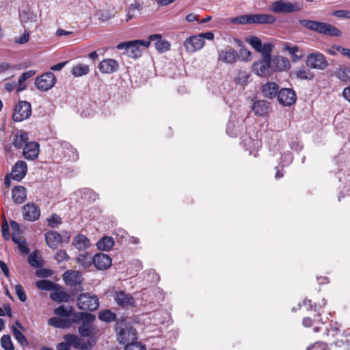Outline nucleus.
<instances>
[{"instance_id":"obj_62","label":"nucleus","mask_w":350,"mask_h":350,"mask_svg":"<svg viewBox=\"0 0 350 350\" xmlns=\"http://www.w3.org/2000/svg\"><path fill=\"white\" fill-rule=\"evenodd\" d=\"M336 50L338 52H340L343 55L349 57L350 59V49L344 48L340 46H336Z\"/></svg>"},{"instance_id":"obj_19","label":"nucleus","mask_w":350,"mask_h":350,"mask_svg":"<svg viewBox=\"0 0 350 350\" xmlns=\"http://www.w3.org/2000/svg\"><path fill=\"white\" fill-rule=\"evenodd\" d=\"M27 172V165L26 162L24 161H18L12 167L11 176L14 180L20 181L25 176Z\"/></svg>"},{"instance_id":"obj_31","label":"nucleus","mask_w":350,"mask_h":350,"mask_svg":"<svg viewBox=\"0 0 350 350\" xmlns=\"http://www.w3.org/2000/svg\"><path fill=\"white\" fill-rule=\"evenodd\" d=\"M29 139L28 133L23 131L18 132L14 136L12 141V145L16 148H23Z\"/></svg>"},{"instance_id":"obj_33","label":"nucleus","mask_w":350,"mask_h":350,"mask_svg":"<svg viewBox=\"0 0 350 350\" xmlns=\"http://www.w3.org/2000/svg\"><path fill=\"white\" fill-rule=\"evenodd\" d=\"M252 109L256 115L262 116L268 111V104L265 100H258L254 103Z\"/></svg>"},{"instance_id":"obj_12","label":"nucleus","mask_w":350,"mask_h":350,"mask_svg":"<svg viewBox=\"0 0 350 350\" xmlns=\"http://www.w3.org/2000/svg\"><path fill=\"white\" fill-rule=\"evenodd\" d=\"M204 44V40L200 36H192L187 38L184 42V46L187 52L193 53L201 49Z\"/></svg>"},{"instance_id":"obj_59","label":"nucleus","mask_w":350,"mask_h":350,"mask_svg":"<svg viewBox=\"0 0 350 350\" xmlns=\"http://www.w3.org/2000/svg\"><path fill=\"white\" fill-rule=\"evenodd\" d=\"M333 15L338 18H350V12L347 10H336Z\"/></svg>"},{"instance_id":"obj_46","label":"nucleus","mask_w":350,"mask_h":350,"mask_svg":"<svg viewBox=\"0 0 350 350\" xmlns=\"http://www.w3.org/2000/svg\"><path fill=\"white\" fill-rule=\"evenodd\" d=\"M226 132L230 137H236L240 132V126L235 125L232 120L227 124Z\"/></svg>"},{"instance_id":"obj_5","label":"nucleus","mask_w":350,"mask_h":350,"mask_svg":"<svg viewBox=\"0 0 350 350\" xmlns=\"http://www.w3.org/2000/svg\"><path fill=\"white\" fill-rule=\"evenodd\" d=\"M118 340L120 343L126 345V343L137 340V332L135 329L127 323L117 324Z\"/></svg>"},{"instance_id":"obj_39","label":"nucleus","mask_w":350,"mask_h":350,"mask_svg":"<svg viewBox=\"0 0 350 350\" xmlns=\"http://www.w3.org/2000/svg\"><path fill=\"white\" fill-rule=\"evenodd\" d=\"M98 317L102 321L109 323L116 320V315L109 310H104L99 312Z\"/></svg>"},{"instance_id":"obj_51","label":"nucleus","mask_w":350,"mask_h":350,"mask_svg":"<svg viewBox=\"0 0 350 350\" xmlns=\"http://www.w3.org/2000/svg\"><path fill=\"white\" fill-rule=\"evenodd\" d=\"M124 345V350H145V347L135 340L131 341Z\"/></svg>"},{"instance_id":"obj_64","label":"nucleus","mask_w":350,"mask_h":350,"mask_svg":"<svg viewBox=\"0 0 350 350\" xmlns=\"http://www.w3.org/2000/svg\"><path fill=\"white\" fill-rule=\"evenodd\" d=\"M326 345L325 344H317V345H311L308 346L306 350H312V349H315V350H326Z\"/></svg>"},{"instance_id":"obj_53","label":"nucleus","mask_w":350,"mask_h":350,"mask_svg":"<svg viewBox=\"0 0 350 350\" xmlns=\"http://www.w3.org/2000/svg\"><path fill=\"white\" fill-rule=\"evenodd\" d=\"M297 77L300 79H312L313 75L309 70L302 69L296 72Z\"/></svg>"},{"instance_id":"obj_21","label":"nucleus","mask_w":350,"mask_h":350,"mask_svg":"<svg viewBox=\"0 0 350 350\" xmlns=\"http://www.w3.org/2000/svg\"><path fill=\"white\" fill-rule=\"evenodd\" d=\"M115 301L116 304L122 307L133 306L135 305L134 298L129 294L123 291H118L116 293Z\"/></svg>"},{"instance_id":"obj_55","label":"nucleus","mask_w":350,"mask_h":350,"mask_svg":"<svg viewBox=\"0 0 350 350\" xmlns=\"http://www.w3.org/2000/svg\"><path fill=\"white\" fill-rule=\"evenodd\" d=\"M94 345V340H88V342H85L80 338V342H79V347H76L75 349L81 350H90Z\"/></svg>"},{"instance_id":"obj_29","label":"nucleus","mask_w":350,"mask_h":350,"mask_svg":"<svg viewBox=\"0 0 350 350\" xmlns=\"http://www.w3.org/2000/svg\"><path fill=\"white\" fill-rule=\"evenodd\" d=\"M50 297L58 302H68L70 299V295L67 294L65 291H62L58 284L56 285V287L53 288L52 292L50 294Z\"/></svg>"},{"instance_id":"obj_60","label":"nucleus","mask_w":350,"mask_h":350,"mask_svg":"<svg viewBox=\"0 0 350 350\" xmlns=\"http://www.w3.org/2000/svg\"><path fill=\"white\" fill-rule=\"evenodd\" d=\"M282 163L283 166L289 165L293 161V156L291 153H286L282 156Z\"/></svg>"},{"instance_id":"obj_38","label":"nucleus","mask_w":350,"mask_h":350,"mask_svg":"<svg viewBox=\"0 0 350 350\" xmlns=\"http://www.w3.org/2000/svg\"><path fill=\"white\" fill-rule=\"evenodd\" d=\"M335 75L342 81L350 82V68L340 66L336 71Z\"/></svg>"},{"instance_id":"obj_42","label":"nucleus","mask_w":350,"mask_h":350,"mask_svg":"<svg viewBox=\"0 0 350 350\" xmlns=\"http://www.w3.org/2000/svg\"><path fill=\"white\" fill-rule=\"evenodd\" d=\"M56 284L47 280H41L36 283L38 288L45 291H53L56 287Z\"/></svg>"},{"instance_id":"obj_32","label":"nucleus","mask_w":350,"mask_h":350,"mask_svg":"<svg viewBox=\"0 0 350 350\" xmlns=\"http://www.w3.org/2000/svg\"><path fill=\"white\" fill-rule=\"evenodd\" d=\"M114 245V240L111 237L105 236L96 243L98 250L109 251Z\"/></svg>"},{"instance_id":"obj_23","label":"nucleus","mask_w":350,"mask_h":350,"mask_svg":"<svg viewBox=\"0 0 350 350\" xmlns=\"http://www.w3.org/2000/svg\"><path fill=\"white\" fill-rule=\"evenodd\" d=\"M45 240L48 246L54 250L62 243V238L57 232L51 230L45 234Z\"/></svg>"},{"instance_id":"obj_17","label":"nucleus","mask_w":350,"mask_h":350,"mask_svg":"<svg viewBox=\"0 0 350 350\" xmlns=\"http://www.w3.org/2000/svg\"><path fill=\"white\" fill-rule=\"evenodd\" d=\"M39 152V144L36 142H30L23 147V154L26 159L34 160L38 158Z\"/></svg>"},{"instance_id":"obj_52","label":"nucleus","mask_w":350,"mask_h":350,"mask_svg":"<svg viewBox=\"0 0 350 350\" xmlns=\"http://www.w3.org/2000/svg\"><path fill=\"white\" fill-rule=\"evenodd\" d=\"M47 221L50 227L55 228L62 224V218L54 213L47 219Z\"/></svg>"},{"instance_id":"obj_24","label":"nucleus","mask_w":350,"mask_h":350,"mask_svg":"<svg viewBox=\"0 0 350 350\" xmlns=\"http://www.w3.org/2000/svg\"><path fill=\"white\" fill-rule=\"evenodd\" d=\"M283 49L291 56L293 62H297L304 57V53L297 46L293 45L289 42H285Z\"/></svg>"},{"instance_id":"obj_30","label":"nucleus","mask_w":350,"mask_h":350,"mask_svg":"<svg viewBox=\"0 0 350 350\" xmlns=\"http://www.w3.org/2000/svg\"><path fill=\"white\" fill-rule=\"evenodd\" d=\"M27 198L26 189L23 186L14 187L12 189V199L17 204H22Z\"/></svg>"},{"instance_id":"obj_56","label":"nucleus","mask_w":350,"mask_h":350,"mask_svg":"<svg viewBox=\"0 0 350 350\" xmlns=\"http://www.w3.org/2000/svg\"><path fill=\"white\" fill-rule=\"evenodd\" d=\"M15 291H16V293L17 297L19 299V300L22 302L25 301L27 299V296L23 290V286L20 284L16 285Z\"/></svg>"},{"instance_id":"obj_2","label":"nucleus","mask_w":350,"mask_h":350,"mask_svg":"<svg viewBox=\"0 0 350 350\" xmlns=\"http://www.w3.org/2000/svg\"><path fill=\"white\" fill-rule=\"evenodd\" d=\"M299 23L303 27L321 34L336 37L340 36L342 35L340 30L334 26L325 23L302 19L299 20Z\"/></svg>"},{"instance_id":"obj_6","label":"nucleus","mask_w":350,"mask_h":350,"mask_svg":"<svg viewBox=\"0 0 350 350\" xmlns=\"http://www.w3.org/2000/svg\"><path fill=\"white\" fill-rule=\"evenodd\" d=\"M306 64L310 68L321 70H325L328 66V62L325 55L320 52H314L308 55Z\"/></svg>"},{"instance_id":"obj_26","label":"nucleus","mask_w":350,"mask_h":350,"mask_svg":"<svg viewBox=\"0 0 350 350\" xmlns=\"http://www.w3.org/2000/svg\"><path fill=\"white\" fill-rule=\"evenodd\" d=\"M279 86L275 82H267L265 85L262 86V95L267 98H273L276 96H278V94L279 92Z\"/></svg>"},{"instance_id":"obj_10","label":"nucleus","mask_w":350,"mask_h":350,"mask_svg":"<svg viewBox=\"0 0 350 350\" xmlns=\"http://www.w3.org/2000/svg\"><path fill=\"white\" fill-rule=\"evenodd\" d=\"M269 10L275 13H291L299 10V8L286 0H278L271 3Z\"/></svg>"},{"instance_id":"obj_63","label":"nucleus","mask_w":350,"mask_h":350,"mask_svg":"<svg viewBox=\"0 0 350 350\" xmlns=\"http://www.w3.org/2000/svg\"><path fill=\"white\" fill-rule=\"evenodd\" d=\"M29 39V35L28 33H25L22 36L19 37L16 40V42L18 44H24L28 42Z\"/></svg>"},{"instance_id":"obj_35","label":"nucleus","mask_w":350,"mask_h":350,"mask_svg":"<svg viewBox=\"0 0 350 350\" xmlns=\"http://www.w3.org/2000/svg\"><path fill=\"white\" fill-rule=\"evenodd\" d=\"M73 245L79 250H84L90 246V240L85 235L78 234L74 239Z\"/></svg>"},{"instance_id":"obj_18","label":"nucleus","mask_w":350,"mask_h":350,"mask_svg":"<svg viewBox=\"0 0 350 350\" xmlns=\"http://www.w3.org/2000/svg\"><path fill=\"white\" fill-rule=\"evenodd\" d=\"M23 215L26 220L36 221L40 215V209L36 204L28 203L23 206Z\"/></svg>"},{"instance_id":"obj_7","label":"nucleus","mask_w":350,"mask_h":350,"mask_svg":"<svg viewBox=\"0 0 350 350\" xmlns=\"http://www.w3.org/2000/svg\"><path fill=\"white\" fill-rule=\"evenodd\" d=\"M55 82V75L51 72H46L36 77L35 85L39 90L46 92L54 86Z\"/></svg>"},{"instance_id":"obj_13","label":"nucleus","mask_w":350,"mask_h":350,"mask_svg":"<svg viewBox=\"0 0 350 350\" xmlns=\"http://www.w3.org/2000/svg\"><path fill=\"white\" fill-rule=\"evenodd\" d=\"M278 100L284 106H291L296 100V94L291 89L283 88L278 94Z\"/></svg>"},{"instance_id":"obj_27","label":"nucleus","mask_w":350,"mask_h":350,"mask_svg":"<svg viewBox=\"0 0 350 350\" xmlns=\"http://www.w3.org/2000/svg\"><path fill=\"white\" fill-rule=\"evenodd\" d=\"M72 322L70 319L57 317H51L48 320L49 325L60 329L69 327Z\"/></svg>"},{"instance_id":"obj_8","label":"nucleus","mask_w":350,"mask_h":350,"mask_svg":"<svg viewBox=\"0 0 350 350\" xmlns=\"http://www.w3.org/2000/svg\"><path fill=\"white\" fill-rule=\"evenodd\" d=\"M64 280L66 284L72 288V294L75 293V291H83V288L81 286L83 278L80 272L77 271H68L64 274Z\"/></svg>"},{"instance_id":"obj_22","label":"nucleus","mask_w":350,"mask_h":350,"mask_svg":"<svg viewBox=\"0 0 350 350\" xmlns=\"http://www.w3.org/2000/svg\"><path fill=\"white\" fill-rule=\"evenodd\" d=\"M251 24H273L276 18L271 14H250Z\"/></svg>"},{"instance_id":"obj_11","label":"nucleus","mask_w":350,"mask_h":350,"mask_svg":"<svg viewBox=\"0 0 350 350\" xmlns=\"http://www.w3.org/2000/svg\"><path fill=\"white\" fill-rule=\"evenodd\" d=\"M237 51L230 46H226L218 52L217 60L219 62L232 64L237 62Z\"/></svg>"},{"instance_id":"obj_14","label":"nucleus","mask_w":350,"mask_h":350,"mask_svg":"<svg viewBox=\"0 0 350 350\" xmlns=\"http://www.w3.org/2000/svg\"><path fill=\"white\" fill-rule=\"evenodd\" d=\"M272 71H286L291 67L288 59L283 56L276 55L270 59Z\"/></svg>"},{"instance_id":"obj_45","label":"nucleus","mask_w":350,"mask_h":350,"mask_svg":"<svg viewBox=\"0 0 350 350\" xmlns=\"http://www.w3.org/2000/svg\"><path fill=\"white\" fill-rule=\"evenodd\" d=\"M64 339L68 342L70 347H72L75 349L79 347V342H80V337L77 335L72 334H67L64 336Z\"/></svg>"},{"instance_id":"obj_43","label":"nucleus","mask_w":350,"mask_h":350,"mask_svg":"<svg viewBox=\"0 0 350 350\" xmlns=\"http://www.w3.org/2000/svg\"><path fill=\"white\" fill-rule=\"evenodd\" d=\"M29 265L33 267H40L43 265L42 260L38 256V252H33L28 257Z\"/></svg>"},{"instance_id":"obj_49","label":"nucleus","mask_w":350,"mask_h":350,"mask_svg":"<svg viewBox=\"0 0 350 350\" xmlns=\"http://www.w3.org/2000/svg\"><path fill=\"white\" fill-rule=\"evenodd\" d=\"M340 327L337 322L330 324L329 327L327 328V334L332 335L333 337L338 336L340 334Z\"/></svg>"},{"instance_id":"obj_16","label":"nucleus","mask_w":350,"mask_h":350,"mask_svg":"<svg viewBox=\"0 0 350 350\" xmlns=\"http://www.w3.org/2000/svg\"><path fill=\"white\" fill-rule=\"evenodd\" d=\"M93 264L98 270H106L111 265V258L107 254L98 253L93 257Z\"/></svg>"},{"instance_id":"obj_1","label":"nucleus","mask_w":350,"mask_h":350,"mask_svg":"<svg viewBox=\"0 0 350 350\" xmlns=\"http://www.w3.org/2000/svg\"><path fill=\"white\" fill-rule=\"evenodd\" d=\"M96 319L91 313L78 312L73 314L72 321L75 323H81L78 327V332L82 337H89L95 334L94 328L91 323Z\"/></svg>"},{"instance_id":"obj_37","label":"nucleus","mask_w":350,"mask_h":350,"mask_svg":"<svg viewBox=\"0 0 350 350\" xmlns=\"http://www.w3.org/2000/svg\"><path fill=\"white\" fill-rule=\"evenodd\" d=\"M77 262L83 268H88L93 263V257L88 252H83L79 254L77 258Z\"/></svg>"},{"instance_id":"obj_9","label":"nucleus","mask_w":350,"mask_h":350,"mask_svg":"<svg viewBox=\"0 0 350 350\" xmlns=\"http://www.w3.org/2000/svg\"><path fill=\"white\" fill-rule=\"evenodd\" d=\"M31 114V104L27 101H19L15 107L13 120L15 122H21L27 119Z\"/></svg>"},{"instance_id":"obj_57","label":"nucleus","mask_w":350,"mask_h":350,"mask_svg":"<svg viewBox=\"0 0 350 350\" xmlns=\"http://www.w3.org/2000/svg\"><path fill=\"white\" fill-rule=\"evenodd\" d=\"M20 18L22 22L34 21H36V16L31 12H23L20 15Z\"/></svg>"},{"instance_id":"obj_25","label":"nucleus","mask_w":350,"mask_h":350,"mask_svg":"<svg viewBox=\"0 0 350 350\" xmlns=\"http://www.w3.org/2000/svg\"><path fill=\"white\" fill-rule=\"evenodd\" d=\"M147 40H150V43L152 41H155L154 47L160 52L167 51L170 49V44L167 41L163 40L160 34L150 35Z\"/></svg>"},{"instance_id":"obj_40","label":"nucleus","mask_w":350,"mask_h":350,"mask_svg":"<svg viewBox=\"0 0 350 350\" xmlns=\"http://www.w3.org/2000/svg\"><path fill=\"white\" fill-rule=\"evenodd\" d=\"M12 331L15 339L23 347L28 345V341L23 334L16 326L12 325Z\"/></svg>"},{"instance_id":"obj_48","label":"nucleus","mask_w":350,"mask_h":350,"mask_svg":"<svg viewBox=\"0 0 350 350\" xmlns=\"http://www.w3.org/2000/svg\"><path fill=\"white\" fill-rule=\"evenodd\" d=\"M250 19V14H245L232 18L230 22L234 24H251Z\"/></svg>"},{"instance_id":"obj_4","label":"nucleus","mask_w":350,"mask_h":350,"mask_svg":"<svg viewBox=\"0 0 350 350\" xmlns=\"http://www.w3.org/2000/svg\"><path fill=\"white\" fill-rule=\"evenodd\" d=\"M77 306L81 310L94 311L99 307V299L94 294L81 293L77 297Z\"/></svg>"},{"instance_id":"obj_54","label":"nucleus","mask_w":350,"mask_h":350,"mask_svg":"<svg viewBox=\"0 0 350 350\" xmlns=\"http://www.w3.org/2000/svg\"><path fill=\"white\" fill-rule=\"evenodd\" d=\"M247 42L256 51L258 52L259 49L261 48L262 42L258 37L252 36Z\"/></svg>"},{"instance_id":"obj_15","label":"nucleus","mask_w":350,"mask_h":350,"mask_svg":"<svg viewBox=\"0 0 350 350\" xmlns=\"http://www.w3.org/2000/svg\"><path fill=\"white\" fill-rule=\"evenodd\" d=\"M270 59H261L253 64V72L258 76L266 77L270 75L271 70Z\"/></svg>"},{"instance_id":"obj_44","label":"nucleus","mask_w":350,"mask_h":350,"mask_svg":"<svg viewBox=\"0 0 350 350\" xmlns=\"http://www.w3.org/2000/svg\"><path fill=\"white\" fill-rule=\"evenodd\" d=\"M272 50L273 45L271 43H265L262 44L258 52L261 53L262 59H270Z\"/></svg>"},{"instance_id":"obj_36","label":"nucleus","mask_w":350,"mask_h":350,"mask_svg":"<svg viewBox=\"0 0 350 350\" xmlns=\"http://www.w3.org/2000/svg\"><path fill=\"white\" fill-rule=\"evenodd\" d=\"M90 72V67L88 65L79 64L74 66L71 70V73L75 77H79L86 75Z\"/></svg>"},{"instance_id":"obj_50","label":"nucleus","mask_w":350,"mask_h":350,"mask_svg":"<svg viewBox=\"0 0 350 350\" xmlns=\"http://www.w3.org/2000/svg\"><path fill=\"white\" fill-rule=\"evenodd\" d=\"M249 75L244 70H239L237 73V76L235 77L236 83L240 85L246 84Z\"/></svg>"},{"instance_id":"obj_28","label":"nucleus","mask_w":350,"mask_h":350,"mask_svg":"<svg viewBox=\"0 0 350 350\" xmlns=\"http://www.w3.org/2000/svg\"><path fill=\"white\" fill-rule=\"evenodd\" d=\"M57 144H60L65 157H67L68 160L76 161L78 159V155L76 150L73 148L69 143L66 142H58Z\"/></svg>"},{"instance_id":"obj_34","label":"nucleus","mask_w":350,"mask_h":350,"mask_svg":"<svg viewBox=\"0 0 350 350\" xmlns=\"http://www.w3.org/2000/svg\"><path fill=\"white\" fill-rule=\"evenodd\" d=\"M54 313L59 317L69 319L70 317H73V308L72 306H65L62 305L54 310Z\"/></svg>"},{"instance_id":"obj_61","label":"nucleus","mask_w":350,"mask_h":350,"mask_svg":"<svg viewBox=\"0 0 350 350\" xmlns=\"http://www.w3.org/2000/svg\"><path fill=\"white\" fill-rule=\"evenodd\" d=\"M51 273V271L47 269H43L36 271V275L38 277L46 278Z\"/></svg>"},{"instance_id":"obj_58","label":"nucleus","mask_w":350,"mask_h":350,"mask_svg":"<svg viewBox=\"0 0 350 350\" xmlns=\"http://www.w3.org/2000/svg\"><path fill=\"white\" fill-rule=\"evenodd\" d=\"M55 258L57 261V262H62L64 260L68 259V255L66 253V250H60L57 252L55 256Z\"/></svg>"},{"instance_id":"obj_20","label":"nucleus","mask_w":350,"mask_h":350,"mask_svg":"<svg viewBox=\"0 0 350 350\" xmlns=\"http://www.w3.org/2000/svg\"><path fill=\"white\" fill-rule=\"evenodd\" d=\"M98 69L104 74L113 73L119 69V64L115 59H105L100 62Z\"/></svg>"},{"instance_id":"obj_47","label":"nucleus","mask_w":350,"mask_h":350,"mask_svg":"<svg viewBox=\"0 0 350 350\" xmlns=\"http://www.w3.org/2000/svg\"><path fill=\"white\" fill-rule=\"evenodd\" d=\"M1 346L4 350H14V347L9 335H3L1 338Z\"/></svg>"},{"instance_id":"obj_3","label":"nucleus","mask_w":350,"mask_h":350,"mask_svg":"<svg viewBox=\"0 0 350 350\" xmlns=\"http://www.w3.org/2000/svg\"><path fill=\"white\" fill-rule=\"evenodd\" d=\"M149 45L150 40H136L119 43L116 47L119 50L125 49L129 56L137 58L141 55L140 47L146 49Z\"/></svg>"},{"instance_id":"obj_41","label":"nucleus","mask_w":350,"mask_h":350,"mask_svg":"<svg viewBox=\"0 0 350 350\" xmlns=\"http://www.w3.org/2000/svg\"><path fill=\"white\" fill-rule=\"evenodd\" d=\"M35 74H36V72L32 70H30L23 72L18 79V83L19 87L18 88L17 91L19 92V91L25 90V85H24L25 81L27 79L33 77Z\"/></svg>"}]
</instances>
